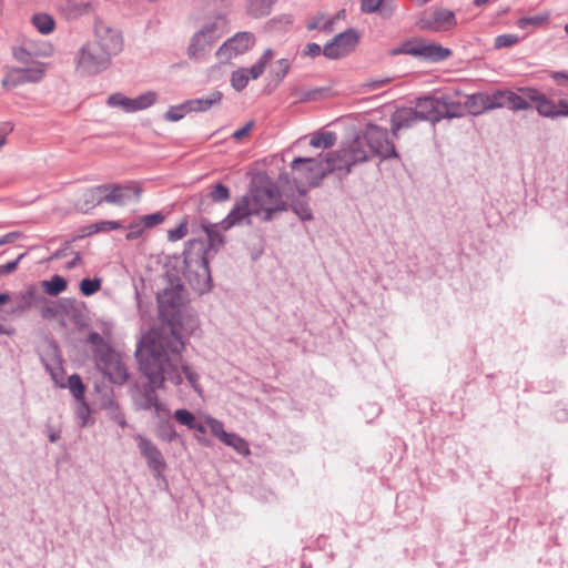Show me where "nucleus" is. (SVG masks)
<instances>
[{
  "label": "nucleus",
  "instance_id": "obj_48",
  "mask_svg": "<svg viewBox=\"0 0 568 568\" xmlns=\"http://www.w3.org/2000/svg\"><path fill=\"white\" fill-rule=\"evenodd\" d=\"M206 424L210 427L211 433L221 442H223V438H227L230 433L224 430V424L221 420L213 417H207Z\"/></svg>",
  "mask_w": 568,
  "mask_h": 568
},
{
  "label": "nucleus",
  "instance_id": "obj_23",
  "mask_svg": "<svg viewBox=\"0 0 568 568\" xmlns=\"http://www.w3.org/2000/svg\"><path fill=\"white\" fill-rule=\"evenodd\" d=\"M253 207L251 204V200L248 195L242 196L240 200H237L233 206V209L230 211V213L226 215L224 220L221 221L220 225L221 229L226 231L231 229L232 226L240 223L245 217L253 215Z\"/></svg>",
  "mask_w": 568,
  "mask_h": 568
},
{
  "label": "nucleus",
  "instance_id": "obj_55",
  "mask_svg": "<svg viewBox=\"0 0 568 568\" xmlns=\"http://www.w3.org/2000/svg\"><path fill=\"white\" fill-rule=\"evenodd\" d=\"M140 219L142 220V223L144 224L145 229H151L161 224L165 220V216L161 212H155L152 214L144 215Z\"/></svg>",
  "mask_w": 568,
  "mask_h": 568
},
{
  "label": "nucleus",
  "instance_id": "obj_6",
  "mask_svg": "<svg viewBox=\"0 0 568 568\" xmlns=\"http://www.w3.org/2000/svg\"><path fill=\"white\" fill-rule=\"evenodd\" d=\"M291 169L311 186H318L325 176L333 172H339L341 166L336 164L333 153L328 152L321 153L315 158H295L291 163Z\"/></svg>",
  "mask_w": 568,
  "mask_h": 568
},
{
  "label": "nucleus",
  "instance_id": "obj_26",
  "mask_svg": "<svg viewBox=\"0 0 568 568\" xmlns=\"http://www.w3.org/2000/svg\"><path fill=\"white\" fill-rule=\"evenodd\" d=\"M105 191L106 190L102 187V184L85 190L77 203L78 210L83 213H88L92 209L104 203L103 192Z\"/></svg>",
  "mask_w": 568,
  "mask_h": 568
},
{
  "label": "nucleus",
  "instance_id": "obj_32",
  "mask_svg": "<svg viewBox=\"0 0 568 568\" xmlns=\"http://www.w3.org/2000/svg\"><path fill=\"white\" fill-rule=\"evenodd\" d=\"M60 8L68 20H74L88 12L90 3H75L70 0H65V3Z\"/></svg>",
  "mask_w": 568,
  "mask_h": 568
},
{
  "label": "nucleus",
  "instance_id": "obj_28",
  "mask_svg": "<svg viewBox=\"0 0 568 568\" xmlns=\"http://www.w3.org/2000/svg\"><path fill=\"white\" fill-rule=\"evenodd\" d=\"M336 134L332 131H318L311 135L310 145L313 148L329 149L336 143Z\"/></svg>",
  "mask_w": 568,
  "mask_h": 568
},
{
  "label": "nucleus",
  "instance_id": "obj_22",
  "mask_svg": "<svg viewBox=\"0 0 568 568\" xmlns=\"http://www.w3.org/2000/svg\"><path fill=\"white\" fill-rule=\"evenodd\" d=\"M459 92L455 93H442L437 95V108L440 112V121L444 119L453 120L459 119L465 115L467 109L465 102H460L457 97Z\"/></svg>",
  "mask_w": 568,
  "mask_h": 568
},
{
  "label": "nucleus",
  "instance_id": "obj_5",
  "mask_svg": "<svg viewBox=\"0 0 568 568\" xmlns=\"http://www.w3.org/2000/svg\"><path fill=\"white\" fill-rule=\"evenodd\" d=\"M88 343L92 346L93 357L98 369L113 384L122 385L128 381V372L121 356L98 333L91 332Z\"/></svg>",
  "mask_w": 568,
  "mask_h": 568
},
{
  "label": "nucleus",
  "instance_id": "obj_4",
  "mask_svg": "<svg viewBox=\"0 0 568 568\" xmlns=\"http://www.w3.org/2000/svg\"><path fill=\"white\" fill-rule=\"evenodd\" d=\"M248 196L253 215L263 222H270L277 213L288 210V203L283 200L278 186L267 176L252 183Z\"/></svg>",
  "mask_w": 568,
  "mask_h": 568
},
{
  "label": "nucleus",
  "instance_id": "obj_20",
  "mask_svg": "<svg viewBox=\"0 0 568 568\" xmlns=\"http://www.w3.org/2000/svg\"><path fill=\"white\" fill-rule=\"evenodd\" d=\"M457 23L455 13L448 9H437L419 20V27L430 31H447Z\"/></svg>",
  "mask_w": 568,
  "mask_h": 568
},
{
  "label": "nucleus",
  "instance_id": "obj_52",
  "mask_svg": "<svg viewBox=\"0 0 568 568\" xmlns=\"http://www.w3.org/2000/svg\"><path fill=\"white\" fill-rule=\"evenodd\" d=\"M187 234V222H181L176 227L169 230L168 239L171 242L182 240Z\"/></svg>",
  "mask_w": 568,
  "mask_h": 568
},
{
  "label": "nucleus",
  "instance_id": "obj_33",
  "mask_svg": "<svg viewBox=\"0 0 568 568\" xmlns=\"http://www.w3.org/2000/svg\"><path fill=\"white\" fill-rule=\"evenodd\" d=\"M68 282L60 275H53L50 280L42 282L44 292L51 296H57L65 291Z\"/></svg>",
  "mask_w": 568,
  "mask_h": 568
},
{
  "label": "nucleus",
  "instance_id": "obj_58",
  "mask_svg": "<svg viewBox=\"0 0 568 568\" xmlns=\"http://www.w3.org/2000/svg\"><path fill=\"white\" fill-rule=\"evenodd\" d=\"M13 130V125L10 122L0 123V149L6 144L7 135Z\"/></svg>",
  "mask_w": 568,
  "mask_h": 568
},
{
  "label": "nucleus",
  "instance_id": "obj_44",
  "mask_svg": "<svg viewBox=\"0 0 568 568\" xmlns=\"http://www.w3.org/2000/svg\"><path fill=\"white\" fill-rule=\"evenodd\" d=\"M290 69V61L287 59H280L271 70V74L275 79L276 83H280L286 77Z\"/></svg>",
  "mask_w": 568,
  "mask_h": 568
},
{
  "label": "nucleus",
  "instance_id": "obj_61",
  "mask_svg": "<svg viewBox=\"0 0 568 568\" xmlns=\"http://www.w3.org/2000/svg\"><path fill=\"white\" fill-rule=\"evenodd\" d=\"M112 419L122 428L126 427L128 425L124 414L119 410L118 406H115V410L112 413Z\"/></svg>",
  "mask_w": 568,
  "mask_h": 568
},
{
  "label": "nucleus",
  "instance_id": "obj_24",
  "mask_svg": "<svg viewBox=\"0 0 568 568\" xmlns=\"http://www.w3.org/2000/svg\"><path fill=\"white\" fill-rule=\"evenodd\" d=\"M437 95H426L416 99L414 108L420 121L430 122L436 125L440 122V112L437 108Z\"/></svg>",
  "mask_w": 568,
  "mask_h": 568
},
{
  "label": "nucleus",
  "instance_id": "obj_57",
  "mask_svg": "<svg viewBox=\"0 0 568 568\" xmlns=\"http://www.w3.org/2000/svg\"><path fill=\"white\" fill-rule=\"evenodd\" d=\"M321 52H323V49L321 48V45L315 42H311V43L306 44V47L303 51V55L314 58V57L320 55Z\"/></svg>",
  "mask_w": 568,
  "mask_h": 568
},
{
  "label": "nucleus",
  "instance_id": "obj_3",
  "mask_svg": "<svg viewBox=\"0 0 568 568\" xmlns=\"http://www.w3.org/2000/svg\"><path fill=\"white\" fill-rule=\"evenodd\" d=\"M465 105L471 115H480L486 112L508 108L513 112L527 111L531 109L529 99L510 89H498L491 93L477 92L466 95Z\"/></svg>",
  "mask_w": 568,
  "mask_h": 568
},
{
  "label": "nucleus",
  "instance_id": "obj_8",
  "mask_svg": "<svg viewBox=\"0 0 568 568\" xmlns=\"http://www.w3.org/2000/svg\"><path fill=\"white\" fill-rule=\"evenodd\" d=\"M519 92L529 99L530 104L535 105V109L540 116L551 120L568 118L567 99L554 101L545 93L532 87H519Z\"/></svg>",
  "mask_w": 568,
  "mask_h": 568
},
{
  "label": "nucleus",
  "instance_id": "obj_40",
  "mask_svg": "<svg viewBox=\"0 0 568 568\" xmlns=\"http://www.w3.org/2000/svg\"><path fill=\"white\" fill-rule=\"evenodd\" d=\"M209 196L215 203L226 202L231 197L230 189L222 183H217L211 187Z\"/></svg>",
  "mask_w": 568,
  "mask_h": 568
},
{
  "label": "nucleus",
  "instance_id": "obj_1",
  "mask_svg": "<svg viewBox=\"0 0 568 568\" xmlns=\"http://www.w3.org/2000/svg\"><path fill=\"white\" fill-rule=\"evenodd\" d=\"M185 343L176 333L171 329L160 334L156 338L150 339L148 344L136 349V358L142 375L148 379L149 385L143 389L136 399L139 409L161 410L162 404L156 394L158 388H165L166 383L173 386H181L183 377L199 396H203V388L200 385V375L182 358Z\"/></svg>",
  "mask_w": 568,
  "mask_h": 568
},
{
  "label": "nucleus",
  "instance_id": "obj_12",
  "mask_svg": "<svg viewBox=\"0 0 568 568\" xmlns=\"http://www.w3.org/2000/svg\"><path fill=\"white\" fill-rule=\"evenodd\" d=\"M111 57L92 42L82 47L78 69L85 74H97L109 68Z\"/></svg>",
  "mask_w": 568,
  "mask_h": 568
},
{
  "label": "nucleus",
  "instance_id": "obj_16",
  "mask_svg": "<svg viewBox=\"0 0 568 568\" xmlns=\"http://www.w3.org/2000/svg\"><path fill=\"white\" fill-rule=\"evenodd\" d=\"M359 40L355 29H347L336 34L331 42L323 48V54L332 60H336L349 54L357 45Z\"/></svg>",
  "mask_w": 568,
  "mask_h": 568
},
{
  "label": "nucleus",
  "instance_id": "obj_29",
  "mask_svg": "<svg viewBox=\"0 0 568 568\" xmlns=\"http://www.w3.org/2000/svg\"><path fill=\"white\" fill-rule=\"evenodd\" d=\"M276 0H250L247 12L254 18H261L271 13Z\"/></svg>",
  "mask_w": 568,
  "mask_h": 568
},
{
  "label": "nucleus",
  "instance_id": "obj_10",
  "mask_svg": "<svg viewBox=\"0 0 568 568\" xmlns=\"http://www.w3.org/2000/svg\"><path fill=\"white\" fill-rule=\"evenodd\" d=\"M393 55L409 54L430 62L444 61L452 55V50L437 43H426L422 40H408L394 48Z\"/></svg>",
  "mask_w": 568,
  "mask_h": 568
},
{
  "label": "nucleus",
  "instance_id": "obj_19",
  "mask_svg": "<svg viewBox=\"0 0 568 568\" xmlns=\"http://www.w3.org/2000/svg\"><path fill=\"white\" fill-rule=\"evenodd\" d=\"M10 301L12 306L9 313L12 315H22L33 306L49 305L47 298L32 285L26 291L14 294Z\"/></svg>",
  "mask_w": 568,
  "mask_h": 568
},
{
  "label": "nucleus",
  "instance_id": "obj_18",
  "mask_svg": "<svg viewBox=\"0 0 568 568\" xmlns=\"http://www.w3.org/2000/svg\"><path fill=\"white\" fill-rule=\"evenodd\" d=\"M217 24L207 23L199 32H196L189 45V54L192 58H199L206 51L211 50L219 40Z\"/></svg>",
  "mask_w": 568,
  "mask_h": 568
},
{
  "label": "nucleus",
  "instance_id": "obj_47",
  "mask_svg": "<svg viewBox=\"0 0 568 568\" xmlns=\"http://www.w3.org/2000/svg\"><path fill=\"white\" fill-rule=\"evenodd\" d=\"M520 41V38L513 33L500 34L495 38L494 47L495 49L510 48L517 44Z\"/></svg>",
  "mask_w": 568,
  "mask_h": 568
},
{
  "label": "nucleus",
  "instance_id": "obj_64",
  "mask_svg": "<svg viewBox=\"0 0 568 568\" xmlns=\"http://www.w3.org/2000/svg\"><path fill=\"white\" fill-rule=\"evenodd\" d=\"M333 26H334V20L333 19H326L324 20L322 27L320 30H323L325 32H332L333 31Z\"/></svg>",
  "mask_w": 568,
  "mask_h": 568
},
{
  "label": "nucleus",
  "instance_id": "obj_11",
  "mask_svg": "<svg viewBox=\"0 0 568 568\" xmlns=\"http://www.w3.org/2000/svg\"><path fill=\"white\" fill-rule=\"evenodd\" d=\"M364 134L371 155L384 160L398 159V153L393 141L389 140L387 129L369 123L364 129Z\"/></svg>",
  "mask_w": 568,
  "mask_h": 568
},
{
  "label": "nucleus",
  "instance_id": "obj_36",
  "mask_svg": "<svg viewBox=\"0 0 568 568\" xmlns=\"http://www.w3.org/2000/svg\"><path fill=\"white\" fill-rule=\"evenodd\" d=\"M190 112H192V110L191 106H189V100H186L181 104L170 106L164 114V119L170 122H176L183 119Z\"/></svg>",
  "mask_w": 568,
  "mask_h": 568
},
{
  "label": "nucleus",
  "instance_id": "obj_51",
  "mask_svg": "<svg viewBox=\"0 0 568 568\" xmlns=\"http://www.w3.org/2000/svg\"><path fill=\"white\" fill-rule=\"evenodd\" d=\"M26 83H37L42 80L44 71L41 68H26L21 69Z\"/></svg>",
  "mask_w": 568,
  "mask_h": 568
},
{
  "label": "nucleus",
  "instance_id": "obj_38",
  "mask_svg": "<svg viewBox=\"0 0 568 568\" xmlns=\"http://www.w3.org/2000/svg\"><path fill=\"white\" fill-rule=\"evenodd\" d=\"M549 17L548 12H542L531 17H523L517 21V27L520 29H525L528 26L538 28L546 23L549 20Z\"/></svg>",
  "mask_w": 568,
  "mask_h": 568
},
{
  "label": "nucleus",
  "instance_id": "obj_7",
  "mask_svg": "<svg viewBox=\"0 0 568 568\" xmlns=\"http://www.w3.org/2000/svg\"><path fill=\"white\" fill-rule=\"evenodd\" d=\"M332 153L336 164L341 166L339 172L343 175L349 174L355 164L366 162L371 156L364 131L344 142L339 150Z\"/></svg>",
  "mask_w": 568,
  "mask_h": 568
},
{
  "label": "nucleus",
  "instance_id": "obj_9",
  "mask_svg": "<svg viewBox=\"0 0 568 568\" xmlns=\"http://www.w3.org/2000/svg\"><path fill=\"white\" fill-rule=\"evenodd\" d=\"M183 288L181 285H176L174 287L164 288L162 292H159L156 295V301L159 305V314L163 320H166L170 325L168 327H163L159 333L154 334L150 339L156 338L160 334L164 332H170L173 329L176 335L183 341V337L176 331L174 323L176 322V314L179 307L183 303L182 296Z\"/></svg>",
  "mask_w": 568,
  "mask_h": 568
},
{
  "label": "nucleus",
  "instance_id": "obj_54",
  "mask_svg": "<svg viewBox=\"0 0 568 568\" xmlns=\"http://www.w3.org/2000/svg\"><path fill=\"white\" fill-rule=\"evenodd\" d=\"M176 432L170 423H163L159 426V437L165 442H173L176 438Z\"/></svg>",
  "mask_w": 568,
  "mask_h": 568
},
{
  "label": "nucleus",
  "instance_id": "obj_53",
  "mask_svg": "<svg viewBox=\"0 0 568 568\" xmlns=\"http://www.w3.org/2000/svg\"><path fill=\"white\" fill-rule=\"evenodd\" d=\"M389 82H390L389 78H379V79L368 80L361 84V89L363 92H371V91H374V90L385 87Z\"/></svg>",
  "mask_w": 568,
  "mask_h": 568
},
{
  "label": "nucleus",
  "instance_id": "obj_21",
  "mask_svg": "<svg viewBox=\"0 0 568 568\" xmlns=\"http://www.w3.org/2000/svg\"><path fill=\"white\" fill-rule=\"evenodd\" d=\"M142 456L155 477H160L165 468V460L160 449L146 437L138 434L135 437Z\"/></svg>",
  "mask_w": 568,
  "mask_h": 568
},
{
  "label": "nucleus",
  "instance_id": "obj_34",
  "mask_svg": "<svg viewBox=\"0 0 568 568\" xmlns=\"http://www.w3.org/2000/svg\"><path fill=\"white\" fill-rule=\"evenodd\" d=\"M327 89L315 88L311 90H294L292 95L297 98L298 102L317 101L326 95Z\"/></svg>",
  "mask_w": 568,
  "mask_h": 568
},
{
  "label": "nucleus",
  "instance_id": "obj_62",
  "mask_svg": "<svg viewBox=\"0 0 568 568\" xmlns=\"http://www.w3.org/2000/svg\"><path fill=\"white\" fill-rule=\"evenodd\" d=\"M21 234L19 232H10L0 237V246L14 242Z\"/></svg>",
  "mask_w": 568,
  "mask_h": 568
},
{
  "label": "nucleus",
  "instance_id": "obj_2",
  "mask_svg": "<svg viewBox=\"0 0 568 568\" xmlns=\"http://www.w3.org/2000/svg\"><path fill=\"white\" fill-rule=\"evenodd\" d=\"M209 243L204 240L194 239L187 241L183 252V275L190 285L199 293H205L211 288V271L209 266V253L224 244V237L220 233V224H212L207 221L202 223Z\"/></svg>",
  "mask_w": 568,
  "mask_h": 568
},
{
  "label": "nucleus",
  "instance_id": "obj_35",
  "mask_svg": "<svg viewBox=\"0 0 568 568\" xmlns=\"http://www.w3.org/2000/svg\"><path fill=\"white\" fill-rule=\"evenodd\" d=\"M222 443L243 456H247L251 453L247 442L234 433H230L227 438H223Z\"/></svg>",
  "mask_w": 568,
  "mask_h": 568
},
{
  "label": "nucleus",
  "instance_id": "obj_60",
  "mask_svg": "<svg viewBox=\"0 0 568 568\" xmlns=\"http://www.w3.org/2000/svg\"><path fill=\"white\" fill-rule=\"evenodd\" d=\"M253 125H254L253 121L247 122L244 126H242L241 129L234 131L233 134H232V138L234 140L243 139L245 135L248 134V132L251 131Z\"/></svg>",
  "mask_w": 568,
  "mask_h": 568
},
{
  "label": "nucleus",
  "instance_id": "obj_15",
  "mask_svg": "<svg viewBox=\"0 0 568 568\" xmlns=\"http://www.w3.org/2000/svg\"><path fill=\"white\" fill-rule=\"evenodd\" d=\"M102 187L106 190L103 192L105 203L118 206L125 205L132 197L139 200L143 191L141 185L136 182H130L128 184L108 183L102 184Z\"/></svg>",
  "mask_w": 568,
  "mask_h": 568
},
{
  "label": "nucleus",
  "instance_id": "obj_14",
  "mask_svg": "<svg viewBox=\"0 0 568 568\" xmlns=\"http://www.w3.org/2000/svg\"><path fill=\"white\" fill-rule=\"evenodd\" d=\"M255 44V36L252 32L242 31L226 40L216 51L221 62L230 61L232 58L244 54Z\"/></svg>",
  "mask_w": 568,
  "mask_h": 568
},
{
  "label": "nucleus",
  "instance_id": "obj_31",
  "mask_svg": "<svg viewBox=\"0 0 568 568\" xmlns=\"http://www.w3.org/2000/svg\"><path fill=\"white\" fill-rule=\"evenodd\" d=\"M272 49H266L264 53L261 55V58L256 61V63H254L251 68H244V70H246L247 75H250V79L255 80L260 78L263 74L267 63L272 60Z\"/></svg>",
  "mask_w": 568,
  "mask_h": 568
},
{
  "label": "nucleus",
  "instance_id": "obj_25",
  "mask_svg": "<svg viewBox=\"0 0 568 568\" xmlns=\"http://www.w3.org/2000/svg\"><path fill=\"white\" fill-rule=\"evenodd\" d=\"M419 118L413 108H403L396 110L390 118L392 133L398 138L402 129H410L419 122Z\"/></svg>",
  "mask_w": 568,
  "mask_h": 568
},
{
  "label": "nucleus",
  "instance_id": "obj_46",
  "mask_svg": "<svg viewBox=\"0 0 568 568\" xmlns=\"http://www.w3.org/2000/svg\"><path fill=\"white\" fill-rule=\"evenodd\" d=\"M121 222L118 221H100L90 225L89 234L99 233V232H109L112 230L122 229Z\"/></svg>",
  "mask_w": 568,
  "mask_h": 568
},
{
  "label": "nucleus",
  "instance_id": "obj_13",
  "mask_svg": "<svg viewBox=\"0 0 568 568\" xmlns=\"http://www.w3.org/2000/svg\"><path fill=\"white\" fill-rule=\"evenodd\" d=\"M94 40L91 41L111 58L119 54L123 49V39L120 31L109 27L102 21H97L94 28Z\"/></svg>",
  "mask_w": 568,
  "mask_h": 568
},
{
  "label": "nucleus",
  "instance_id": "obj_63",
  "mask_svg": "<svg viewBox=\"0 0 568 568\" xmlns=\"http://www.w3.org/2000/svg\"><path fill=\"white\" fill-rule=\"evenodd\" d=\"M551 79L560 84V80H568V71H555L551 73Z\"/></svg>",
  "mask_w": 568,
  "mask_h": 568
},
{
  "label": "nucleus",
  "instance_id": "obj_17",
  "mask_svg": "<svg viewBox=\"0 0 568 568\" xmlns=\"http://www.w3.org/2000/svg\"><path fill=\"white\" fill-rule=\"evenodd\" d=\"M158 100L154 91L144 92L136 98H128L122 93H113L108 98V105L112 108H121L125 112H136L152 106Z\"/></svg>",
  "mask_w": 568,
  "mask_h": 568
},
{
  "label": "nucleus",
  "instance_id": "obj_43",
  "mask_svg": "<svg viewBox=\"0 0 568 568\" xmlns=\"http://www.w3.org/2000/svg\"><path fill=\"white\" fill-rule=\"evenodd\" d=\"M91 409L84 399L77 400L75 416L79 420L80 427H85L89 424Z\"/></svg>",
  "mask_w": 568,
  "mask_h": 568
},
{
  "label": "nucleus",
  "instance_id": "obj_45",
  "mask_svg": "<svg viewBox=\"0 0 568 568\" xmlns=\"http://www.w3.org/2000/svg\"><path fill=\"white\" fill-rule=\"evenodd\" d=\"M101 278H83L80 282V291L84 296H91L101 288Z\"/></svg>",
  "mask_w": 568,
  "mask_h": 568
},
{
  "label": "nucleus",
  "instance_id": "obj_50",
  "mask_svg": "<svg viewBox=\"0 0 568 568\" xmlns=\"http://www.w3.org/2000/svg\"><path fill=\"white\" fill-rule=\"evenodd\" d=\"M128 229H129V232L125 235V239L128 241L138 240L140 236H142L143 232L146 230L144 224L142 223L141 219L132 222L128 226Z\"/></svg>",
  "mask_w": 568,
  "mask_h": 568
},
{
  "label": "nucleus",
  "instance_id": "obj_37",
  "mask_svg": "<svg viewBox=\"0 0 568 568\" xmlns=\"http://www.w3.org/2000/svg\"><path fill=\"white\" fill-rule=\"evenodd\" d=\"M68 388L75 400L84 399L85 386L78 374H72L68 378Z\"/></svg>",
  "mask_w": 568,
  "mask_h": 568
},
{
  "label": "nucleus",
  "instance_id": "obj_30",
  "mask_svg": "<svg viewBox=\"0 0 568 568\" xmlns=\"http://www.w3.org/2000/svg\"><path fill=\"white\" fill-rule=\"evenodd\" d=\"M31 21L34 28L42 34L51 33L55 27L53 17L48 13H36Z\"/></svg>",
  "mask_w": 568,
  "mask_h": 568
},
{
  "label": "nucleus",
  "instance_id": "obj_41",
  "mask_svg": "<svg viewBox=\"0 0 568 568\" xmlns=\"http://www.w3.org/2000/svg\"><path fill=\"white\" fill-rule=\"evenodd\" d=\"M23 83H26V81L21 69L10 71L2 80V87L7 90L13 89Z\"/></svg>",
  "mask_w": 568,
  "mask_h": 568
},
{
  "label": "nucleus",
  "instance_id": "obj_42",
  "mask_svg": "<svg viewBox=\"0 0 568 568\" xmlns=\"http://www.w3.org/2000/svg\"><path fill=\"white\" fill-rule=\"evenodd\" d=\"M250 80V75H247L244 68H240L232 72L231 84L239 92L245 89Z\"/></svg>",
  "mask_w": 568,
  "mask_h": 568
},
{
  "label": "nucleus",
  "instance_id": "obj_39",
  "mask_svg": "<svg viewBox=\"0 0 568 568\" xmlns=\"http://www.w3.org/2000/svg\"><path fill=\"white\" fill-rule=\"evenodd\" d=\"M292 210L302 221H310L313 219L312 210L306 201H295L288 204V210Z\"/></svg>",
  "mask_w": 568,
  "mask_h": 568
},
{
  "label": "nucleus",
  "instance_id": "obj_56",
  "mask_svg": "<svg viewBox=\"0 0 568 568\" xmlns=\"http://www.w3.org/2000/svg\"><path fill=\"white\" fill-rule=\"evenodd\" d=\"M27 255V253H21L16 260L8 262L3 265H0V276L10 274L18 268L19 262Z\"/></svg>",
  "mask_w": 568,
  "mask_h": 568
},
{
  "label": "nucleus",
  "instance_id": "obj_49",
  "mask_svg": "<svg viewBox=\"0 0 568 568\" xmlns=\"http://www.w3.org/2000/svg\"><path fill=\"white\" fill-rule=\"evenodd\" d=\"M174 418L176 422H179L181 425L186 426L189 429L192 428L193 424L195 423V416L187 409H178L174 413Z\"/></svg>",
  "mask_w": 568,
  "mask_h": 568
},
{
  "label": "nucleus",
  "instance_id": "obj_59",
  "mask_svg": "<svg viewBox=\"0 0 568 568\" xmlns=\"http://www.w3.org/2000/svg\"><path fill=\"white\" fill-rule=\"evenodd\" d=\"M325 14L323 13H318L316 14L315 17H313L308 23H307V29L308 30H316V29H321L324 20H325Z\"/></svg>",
  "mask_w": 568,
  "mask_h": 568
},
{
  "label": "nucleus",
  "instance_id": "obj_27",
  "mask_svg": "<svg viewBox=\"0 0 568 568\" xmlns=\"http://www.w3.org/2000/svg\"><path fill=\"white\" fill-rule=\"evenodd\" d=\"M222 99L223 93L214 90L207 97L189 100V106H191L192 112H205L214 105H219Z\"/></svg>",
  "mask_w": 568,
  "mask_h": 568
}]
</instances>
